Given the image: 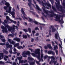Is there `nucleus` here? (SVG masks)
I'll return each mask as SVG.
<instances>
[{
    "mask_svg": "<svg viewBox=\"0 0 65 65\" xmlns=\"http://www.w3.org/2000/svg\"><path fill=\"white\" fill-rule=\"evenodd\" d=\"M35 30H39V28H38V27H37L35 28Z\"/></svg>",
    "mask_w": 65,
    "mask_h": 65,
    "instance_id": "nucleus-60",
    "label": "nucleus"
},
{
    "mask_svg": "<svg viewBox=\"0 0 65 65\" xmlns=\"http://www.w3.org/2000/svg\"><path fill=\"white\" fill-rule=\"evenodd\" d=\"M6 46L7 48H8L9 47H11L12 46L11 45H9V44L7 42H6Z\"/></svg>",
    "mask_w": 65,
    "mask_h": 65,
    "instance_id": "nucleus-14",
    "label": "nucleus"
},
{
    "mask_svg": "<svg viewBox=\"0 0 65 65\" xmlns=\"http://www.w3.org/2000/svg\"><path fill=\"white\" fill-rule=\"evenodd\" d=\"M30 65H33L35 64V61H31V62H29Z\"/></svg>",
    "mask_w": 65,
    "mask_h": 65,
    "instance_id": "nucleus-25",
    "label": "nucleus"
},
{
    "mask_svg": "<svg viewBox=\"0 0 65 65\" xmlns=\"http://www.w3.org/2000/svg\"><path fill=\"white\" fill-rule=\"evenodd\" d=\"M14 34H9L8 35V37H9V36H11V37H14Z\"/></svg>",
    "mask_w": 65,
    "mask_h": 65,
    "instance_id": "nucleus-28",
    "label": "nucleus"
},
{
    "mask_svg": "<svg viewBox=\"0 0 65 65\" xmlns=\"http://www.w3.org/2000/svg\"><path fill=\"white\" fill-rule=\"evenodd\" d=\"M49 28L50 29H51V28H52V32H56V28H55V27H54V26H50V27Z\"/></svg>",
    "mask_w": 65,
    "mask_h": 65,
    "instance_id": "nucleus-11",
    "label": "nucleus"
},
{
    "mask_svg": "<svg viewBox=\"0 0 65 65\" xmlns=\"http://www.w3.org/2000/svg\"><path fill=\"white\" fill-rule=\"evenodd\" d=\"M17 48L18 49H19V50H21V48H23V46H17Z\"/></svg>",
    "mask_w": 65,
    "mask_h": 65,
    "instance_id": "nucleus-35",
    "label": "nucleus"
},
{
    "mask_svg": "<svg viewBox=\"0 0 65 65\" xmlns=\"http://www.w3.org/2000/svg\"><path fill=\"white\" fill-rule=\"evenodd\" d=\"M47 47H48L49 49H51V50H53V48L51 46V44H48L47 45Z\"/></svg>",
    "mask_w": 65,
    "mask_h": 65,
    "instance_id": "nucleus-22",
    "label": "nucleus"
},
{
    "mask_svg": "<svg viewBox=\"0 0 65 65\" xmlns=\"http://www.w3.org/2000/svg\"><path fill=\"white\" fill-rule=\"evenodd\" d=\"M43 11L44 13H46V14H47V15H49V17H54V16H56H56L55 15V14H55V13H54V12L53 11L51 12V13H52L53 14H48V12H49V11L48 10H45V8H43Z\"/></svg>",
    "mask_w": 65,
    "mask_h": 65,
    "instance_id": "nucleus-2",
    "label": "nucleus"
},
{
    "mask_svg": "<svg viewBox=\"0 0 65 65\" xmlns=\"http://www.w3.org/2000/svg\"><path fill=\"white\" fill-rule=\"evenodd\" d=\"M55 51L56 53V54L57 55H58V51L57 50H56Z\"/></svg>",
    "mask_w": 65,
    "mask_h": 65,
    "instance_id": "nucleus-50",
    "label": "nucleus"
},
{
    "mask_svg": "<svg viewBox=\"0 0 65 65\" xmlns=\"http://www.w3.org/2000/svg\"><path fill=\"white\" fill-rule=\"evenodd\" d=\"M11 22L14 23V24H17V22L15 21H13L12 20H11Z\"/></svg>",
    "mask_w": 65,
    "mask_h": 65,
    "instance_id": "nucleus-33",
    "label": "nucleus"
},
{
    "mask_svg": "<svg viewBox=\"0 0 65 65\" xmlns=\"http://www.w3.org/2000/svg\"><path fill=\"white\" fill-rule=\"evenodd\" d=\"M5 5L6 6H4V9L5 10H7L8 9V7H9V4H8L7 3H5Z\"/></svg>",
    "mask_w": 65,
    "mask_h": 65,
    "instance_id": "nucleus-12",
    "label": "nucleus"
},
{
    "mask_svg": "<svg viewBox=\"0 0 65 65\" xmlns=\"http://www.w3.org/2000/svg\"><path fill=\"white\" fill-rule=\"evenodd\" d=\"M58 37L59 38H60V37L59 33H56L55 35V37L56 39H58Z\"/></svg>",
    "mask_w": 65,
    "mask_h": 65,
    "instance_id": "nucleus-16",
    "label": "nucleus"
},
{
    "mask_svg": "<svg viewBox=\"0 0 65 65\" xmlns=\"http://www.w3.org/2000/svg\"><path fill=\"white\" fill-rule=\"evenodd\" d=\"M11 39H8V41L10 43H11Z\"/></svg>",
    "mask_w": 65,
    "mask_h": 65,
    "instance_id": "nucleus-52",
    "label": "nucleus"
},
{
    "mask_svg": "<svg viewBox=\"0 0 65 65\" xmlns=\"http://www.w3.org/2000/svg\"><path fill=\"white\" fill-rule=\"evenodd\" d=\"M31 53L29 51H27L26 52H23L22 55L24 57H27V56L26 55H28V56H30Z\"/></svg>",
    "mask_w": 65,
    "mask_h": 65,
    "instance_id": "nucleus-7",
    "label": "nucleus"
},
{
    "mask_svg": "<svg viewBox=\"0 0 65 65\" xmlns=\"http://www.w3.org/2000/svg\"><path fill=\"white\" fill-rule=\"evenodd\" d=\"M35 54H38L37 55V57L38 59L39 60V62H40L41 61V59L40 58V49H37L36 50L35 52Z\"/></svg>",
    "mask_w": 65,
    "mask_h": 65,
    "instance_id": "nucleus-5",
    "label": "nucleus"
},
{
    "mask_svg": "<svg viewBox=\"0 0 65 65\" xmlns=\"http://www.w3.org/2000/svg\"><path fill=\"white\" fill-rule=\"evenodd\" d=\"M5 27H7V29H8V30L9 31H13L14 30V28L16 27L14 25H13V27H10L8 25H6L5 26Z\"/></svg>",
    "mask_w": 65,
    "mask_h": 65,
    "instance_id": "nucleus-4",
    "label": "nucleus"
},
{
    "mask_svg": "<svg viewBox=\"0 0 65 65\" xmlns=\"http://www.w3.org/2000/svg\"><path fill=\"white\" fill-rule=\"evenodd\" d=\"M28 59L29 61H33V60H34V59H33V58L30 57H28Z\"/></svg>",
    "mask_w": 65,
    "mask_h": 65,
    "instance_id": "nucleus-24",
    "label": "nucleus"
},
{
    "mask_svg": "<svg viewBox=\"0 0 65 65\" xmlns=\"http://www.w3.org/2000/svg\"><path fill=\"white\" fill-rule=\"evenodd\" d=\"M9 7L8 10H9L10 11V12H11V9L12 8L11 7H10V4H9V7Z\"/></svg>",
    "mask_w": 65,
    "mask_h": 65,
    "instance_id": "nucleus-32",
    "label": "nucleus"
},
{
    "mask_svg": "<svg viewBox=\"0 0 65 65\" xmlns=\"http://www.w3.org/2000/svg\"><path fill=\"white\" fill-rule=\"evenodd\" d=\"M29 50H30V51H31V52H33L34 51V50L33 49H32L31 48H29Z\"/></svg>",
    "mask_w": 65,
    "mask_h": 65,
    "instance_id": "nucleus-53",
    "label": "nucleus"
},
{
    "mask_svg": "<svg viewBox=\"0 0 65 65\" xmlns=\"http://www.w3.org/2000/svg\"><path fill=\"white\" fill-rule=\"evenodd\" d=\"M28 18L29 19V22L30 23H33V19H31L29 17H28Z\"/></svg>",
    "mask_w": 65,
    "mask_h": 65,
    "instance_id": "nucleus-26",
    "label": "nucleus"
},
{
    "mask_svg": "<svg viewBox=\"0 0 65 65\" xmlns=\"http://www.w3.org/2000/svg\"><path fill=\"white\" fill-rule=\"evenodd\" d=\"M28 30L29 33H31V28H28Z\"/></svg>",
    "mask_w": 65,
    "mask_h": 65,
    "instance_id": "nucleus-43",
    "label": "nucleus"
},
{
    "mask_svg": "<svg viewBox=\"0 0 65 65\" xmlns=\"http://www.w3.org/2000/svg\"><path fill=\"white\" fill-rule=\"evenodd\" d=\"M48 56L47 55H46L44 57V59H46L47 58H48Z\"/></svg>",
    "mask_w": 65,
    "mask_h": 65,
    "instance_id": "nucleus-56",
    "label": "nucleus"
},
{
    "mask_svg": "<svg viewBox=\"0 0 65 65\" xmlns=\"http://www.w3.org/2000/svg\"><path fill=\"white\" fill-rule=\"evenodd\" d=\"M4 22H2V24H3V25H6V23L7 24V21H6V20H4Z\"/></svg>",
    "mask_w": 65,
    "mask_h": 65,
    "instance_id": "nucleus-23",
    "label": "nucleus"
},
{
    "mask_svg": "<svg viewBox=\"0 0 65 65\" xmlns=\"http://www.w3.org/2000/svg\"><path fill=\"white\" fill-rule=\"evenodd\" d=\"M42 3L43 4V6L44 7V5H45V6L47 5V6L50 7V8H51V4H49V3H44L42 1Z\"/></svg>",
    "mask_w": 65,
    "mask_h": 65,
    "instance_id": "nucleus-10",
    "label": "nucleus"
},
{
    "mask_svg": "<svg viewBox=\"0 0 65 65\" xmlns=\"http://www.w3.org/2000/svg\"><path fill=\"white\" fill-rule=\"evenodd\" d=\"M23 38H25V39H27V36L26 35H23Z\"/></svg>",
    "mask_w": 65,
    "mask_h": 65,
    "instance_id": "nucleus-30",
    "label": "nucleus"
},
{
    "mask_svg": "<svg viewBox=\"0 0 65 65\" xmlns=\"http://www.w3.org/2000/svg\"><path fill=\"white\" fill-rule=\"evenodd\" d=\"M52 8L53 9V10L54 11H56V9L54 6H52Z\"/></svg>",
    "mask_w": 65,
    "mask_h": 65,
    "instance_id": "nucleus-27",
    "label": "nucleus"
},
{
    "mask_svg": "<svg viewBox=\"0 0 65 65\" xmlns=\"http://www.w3.org/2000/svg\"><path fill=\"white\" fill-rule=\"evenodd\" d=\"M52 45H53V46H55V45L54 44H55V43H54V42L53 41H52Z\"/></svg>",
    "mask_w": 65,
    "mask_h": 65,
    "instance_id": "nucleus-58",
    "label": "nucleus"
},
{
    "mask_svg": "<svg viewBox=\"0 0 65 65\" xmlns=\"http://www.w3.org/2000/svg\"><path fill=\"white\" fill-rule=\"evenodd\" d=\"M58 48V46H57V45H56L55 46H54V51H55V50H56L57 48Z\"/></svg>",
    "mask_w": 65,
    "mask_h": 65,
    "instance_id": "nucleus-31",
    "label": "nucleus"
},
{
    "mask_svg": "<svg viewBox=\"0 0 65 65\" xmlns=\"http://www.w3.org/2000/svg\"><path fill=\"white\" fill-rule=\"evenodd\" d=\"M30 9L31 10H34V9L31 6L30 7Z\"/></svg>",
    "mask_w": 65,
    "mask_h": 65,
    "instance_id": "nucleus-61",
    "label": "nucleus"
},
{
    "mask_svg": "<svg viewBox=\"0 0 65 65\" xmlns=\"http://www.w3.org/2000/svg\"><path fill=\"white\" fill-rule=\"evenodd\" d=\"M33 22V23H34L35 24H37V25H38V22L36 21H34Z\"/></svg>",
    "mask_w": 65,
    "mask_h": 65,
    "instance_id": "nucleus-42",
    "label": "nucleus"
},
{
    "mask_svg": "<svg viewBox=\"0 0 65 65\" xmlns=\"http://www.w3.org/2000/svg\"><path fill=\"white\" fill-rule=\"evenodd\" d=\"M8 10V9L6 10V12H8V13H10V11L9 10L8 11V10Z\"/></svg>",
    "mask_w": 65,
    "mask_h": 65,
    "instance_id": "nucleus-47",
    "label": "nucleus"
},
{
    "mask_svg": "<svg viewBox=\"0 0 65 65\" xmlns=\"http://www.w3.org/2000/svg\"><path fill=\"white\" fill-rule=\"evenodd\" d=\"M56 1L57 3V4L56 3V7L57 9L59 10L62 12V13L64 12V10L63 9V8H64L65 9V6L63 5V6L64 7H62V6L60 5V1H58L57 0H55Z\"/></svg>",
    "mask_w": 65,
    "mask_h": 65,
    "instance_id": "nucleus-1",
    "label": "nucleus"
},
{
    "mask_svg": "<svg viewBox=\"0 0 65 65\" xmlns=\"http://www.w3.org/2000/svg\"><path fill=\"white\" fill-rule=\"evenodd\" d=\"M35 41H38V37H37L35 39Z\"/></svg>",
    "mask_w": 65,
    "mask_h": 65,
    "instance_id": "nucleus-59",
    "label": "nucleus"
},
{
    "mask_svg": "<svg viewBox=\"0 0 65 65\" xmlns=\"http://www.w3.org/2000/svg\"><path fill=\"white\" fill-rule=\"evenodd\" d=\"M3 52L6 54H8V52L6 51V50H4L3 51Z\"/></svg>",
    "mask_w": 65,
    "mask_h": 65,
    "instance_id": "nucleus-34",
    "label": "nucleus"
},
{
    "mask_svg": "<svg viewBox=\"0 0 65 65\" xmlns=\"http://www.w3.org/2000/svg\"><path fill=\"white\" fill-rule=\"evenodd\" d=\"M17 57L18 59L19 60V61L21 60V59H22V56H21V57Z\"/></svg>",
    "mask_w": 65,
    "mask_h": 65,
    "instance_id": "nucleus-29",
    "label": "nucleus"
},
{
    "mask_svg": "<svg viewBox=\"0 0 65 65\" xmlns=\"http://www.w3.org/2000/svg\"><path fill=\"white\" fill-rule=\"evenodd\" d=\"M6 19L7 20V21L9 23V22H8V21H10V22H11V19H10L9 17H8L7 16H6Z\"/></svg>",
    "mask_w": 65,
    "mask_h": 65,
    "instance_id": "nucleus-20",
    "label": "nucleus"
},
{
    "mask_svg": "<svg viewBox=\"0 0 65 65\" xmlns=\"http://www.w3.org/2000/svg\"><path fill=\"white\" fill-rule=\"evenodd\" d=\"M10 43V44H12L13 45H14V44H15V42L13 41H12L11 43Z\"/></svg>",
    "mask_w": 65,
    "mask_h": 65,
    "instance_id": "nucleus-37",
    "label": "nucleus"
},
{
    "mask_svg": "<svg viewBox=\"0 0 65 65\" xmlns=\"http://www.w3.org/2000/svg\"><path fill=\"white\" fill-rule=\"evenodd\" d=\"M52 54L53 56H55V52H54L53 51H52Z\"/></svg>",
    "mask_w": 65,
    "mask_h": 65,
    "instance_id": "nucleus-51",
    "label": "nucleus"
},
{
    "mask_svg": "<svg viewBox=\"0 0 65 65\" xmlns=\"http://www.w3.org/2000/svg\"><path fill=\"white\" fill-rule=\"evenodd\" d=\"M4 62L2 61H0V64H4Z\"/></svg>",
    "mask_w": 65,
    "mask_h": 65,
    "instance_id": "nucleus-48",
    "label": "nucleus"
},
{
    "mask_svg": "<svg viewBox=\"0 0 65 65\" xmlns=\"http://www.w3.org/2000/svg\"><path fill=\"white\" fill-rule=\"evenodd\" d=\"M23 30L25 32H28L27 30L26 29H23Z\"/></svg>",
    "mask_w": 65,
    "mask_h": 65,
    "instance_id": "nucleus-49",
    "label": "nucleus"
},
{
    "mask_svg": "<svg viewBox=\"0 0 65 65\" xmlns=\"http://www.w3.org/2000/svg\"><path fill=\"white\" fill-rule=\"evenodd\" d=\"M52 51H48V54H52Z\"/></svg>",
    "mask_w": 65,
    "mask_h": 65,
    "instance_id": "nucleus-38",
    "label": "nucleus"
},
{
    "mask_svg": "<svg viewBox=\"0 0 65 65\" xmlns=\"http://www.w3.org/2000/svg\"><path fill=\"white\" fill-rule=\"evenodd\" d=\"M28 2H29V3H28V5L29 6V7H31V5L32 3H31V1H32V0H28Z\"/></svg>",
    "mask_w": 65,
    "mask_h": 65,
    "instance_id": "nucleus-19",
    "label": "nucleus"
},
{
    "mask_svg": "<svg viewBox=\"0 0 65 65\" xmlns=\"http://www.w3.org/2000/svg\"><path fill=\"white\" fill-rule=\"evenodd\" d=\"M39 35V33L38 32L35 35V36H38Z\"/></svg>",
    "mask_w": 65,
    "mask_h": 65,
    "instance_id": "nucleus-64",
    "label": "nucleus"
},
{
    "mask_svg": "<svg viewBox=\"0 0 65 65\" xmlns=\"http://www.w3.org/2000/svg\"><path fill=\"white\" fill-rule=\"evenodd\" d=\"M20 53H17V56H20Z\"/></svg>",
    "mask_w": 65,
    "mask_h": 65,
    "instance_id": "nucleus-62",
    "label": "nucleus"
},
{
    "mask_svg": "<svg viewBox=\"0 0 65 65\" xmlns=\"http://www.w3.org/2000/svg\"><path fill=\"white\" fill-rule=\"evenodd\" d=\"M4 2H5V3H7L8 4H9V3H8L7 2H6V1L5 0H4Z\"/></svg>",
    "mask_w": 65,
    "mask_h": 65,
    "instance_id": "nucleus-55",
    "label": "nucleus"
},
{
    "mask_svg": "<svg viewBox=\"0 0 65 65\" xmlns=\"http://www.w3.org/2000/svg\"><path fill=\"white\" fill-rule=\"evenodd\" d=\"M10 13L11 14L13 18L14 19H15V16H14V14H15V12L13 11H12V12H11Z\"/></svg>",
    "mask_w": 65,
    "mask_h": 65,
    "instance_id": "nucleus-15",
    "label": "nucleus"
},
{
    "mask_svg": "<svg viewBox=\"0 0 65 65\" xmlns=\"http://www.w3.org/2000/svg\"><path fill=\"white\" fill-rule=\"evenodd\" d=\"M62 4L63 5L65 6V0H63V2L62 3Z\"/></svg>",
    "mask_w": 65,
    "mask_h": 65,
    "instance_id": "nucleus-39",
    "label": "nucleus"
},
{
    "mask_svg": "<svg viewBox=\"0 0 65 65\" xmlns=\"http://www.w3.org/2000/svg\"><path fill=\"white\" fill-rule=\"evenodd\" d=\"M51 30H49V35H50V36H51L52 35V34L51 33Z\"/></svg>",
    "mask_w": 65,
    "mask_h": 65,
    "instance_id": "nucleus-41",
    "label": "nucleus"
},
{
    "mask_svg": "<svg viewBox=\"0 0 65 65\" xmlns=\"http://www.w3.org/2000/svg\"><path fill=\"white\" fill-rule=\"evenodd\" d=\"M44 47L45 50H47V46H45Z\"/></svg>",
    "mask_w": 65,
    "mask_h": 65,
    "instance_id": "nucleus-63",
    "label": "nucleus"
},
{
    "mask_svg": "<svg viewBox=\"0 0 65 65\" xmlns=\"http://www.w3.org/2000/svg\"><path fill=\"white\" fill-rule=\"evenodd\" d=\"M2 41L3 42H4V43H3V44H4V45H5V39H1Z\"/></svg>",
    "mask_w": 65,
    "mask_h": 65,
    "instance_id": "nucleus-21",
    "label": "nucleus"
},
{
    "mask_svg": "<svg viewBox=\"0 0 65 65\" xmlns=\"http://www.w3.org/2000/svg\"><path fill=\"white\" fill-rule=\"evenodd\" d=\"M55 15L56 16V19H55V21H58L59 22V23H60L61 24H63V23H64L62 18L61 19V20H60V19H61V18L60 16H59V15H58L55 14Z\"/></svg>",
    "mask_w": 65,
    "mask_h": 65,
    "instance_id": "nucleus-3",
    "label": "nucleus"
},
{
    "mask_svg": "<svg viewBox=\"0 0 65 65\" xmlns=\"http://www.w3.org/2000/svg\"><path fill=\"white\" fill-rule=\"evenodd\" d=\"M7 27H4L3 26H1V28L3 29V30H2L3 31V32L4 33H6L7 32V28H6Z\"/></svg>",
    "mask_w": 65,
    "mask_h": 65,
    "instance_id": "nucleus-8",
    "label": "nucleus"
},
{
    "mask_svg": "<svg viewBox=\"0 0 65 65\" xmlns=\"http://www.w3.org/2000/svg\"><path fill=\"white\" fill-rule=\"evenodd\" d=\"M21 11L22 14L23 15V17L24 18H23V19L24 20H25V19H26V20H28V18L26 17H27V15L26 14H25V12L24 11L23 8H21Z\"/></svg>",
    "mask_w": 65,
    "mask_h": 65,
    "instance_id": "nucleus-6",
    "label": "nucleus"
},
{
    "mask_svg": "<svg viewBox=\"0 0 65 65\" xmlns=\"http://www.w3.org/2000/svg\"><path fill=\"white\" fill-rule=\"evenodd\" d=\"M51 59L52 61H53V63H54V65H56V63H57V61L56 60H56V58H54V56H51Z\"/></svg>",
    "mask_w": 65,
    "mask_h": 65,
    "instance_id": "nucleus-9",
    "label": "nucleus"
},
{
    "mask_svg": "<svg viewBox=\"0 0 65 65\" xmlns=\"http://www.w3.org/2000/svg\"><path fill=\"white\" fill-rule=\"evenodd\" d=\"M9 52L10 54H12V49L11 48L9 50Z\"/></svg>",
    "mask_w": 65,
    "mask_h": 65,
    "instance_id": "nucleus-36",
    "label": "nucleus"
},
{
    "mask_svg": "<svg viewBox=\"0 0 65 65\" xmlns=\"http://www.w3.org/2000/svg\"><path fill=\"white\" fill-rule=\"evenodd\" d=\"M4 58V54L2 53H0V60L3 59Z\"/></svg>",
    "mask_w": 65,
    "mask_h": 65,
    "instance_id": "nucleus-18",
    "label": "nucleus"
},
{
    "mask_svg": "<svg viewBox=\"0 0 65 65\" xmlns=\"http://www.w3.org/2000/svg\"><path fill=\"white\" fill-rule=\"evenodd\" d=\"M33 2H34V4H35L36 5V8L38 9V10H40V11H41V9H40L39 8V7H38V6L37 5H36V2L35 1V0H32Z\"/></svg>",
    "mask_w": 65,
    "mask_h": 65,
    "instance_id": "nucleus-13",
    "label": "nucleus"
},
{
    "mask_svg": "<svg viewBox=\"0 0 65 65\" xmlns=\"http://www.w3.org/2000/svg\"><path fill=\"white\" fill-rule=\"evenodd\" d=\"M19 63H24V60H20V61H19Z\"/></svg>",
    "mask_w": 65,
    "mask_h": 65,
    "instance_id": "nucleus-44",
    "label": "nucleus"
},
{
    "mask_svg": "<svg viewBox=\"0 0 65 65\" xmlns=\"http://www.w3.org/2000/svg\"><path fill=\"white\" fill-rule=\"evenodd\" d=\"M15 46H19V43H17L15 45Z\"/></svg>",
    "mask_w": 65,
    "mask_h": 65,
    "instance_id": "nucleus-46",
    "label": "nucleus"
},
{
    "mask_svg": "<svg viewBox=\"0 0 65 65\" xmlns=\"http://www.w3.org/2000/svg\"><path fill=\"white\" fill-rule=\"evenodd\" d=\"M42 14H43V15H44V16L46 18V17H47V15H44V14L43 12L42 13Z\"/></svg>",
    "mask_w": 65,
    "mask_h": 65,
    "instance_id": "nucleus-54",
    "label": "nucleus"
},
{
    "mask_svg": "<svg viewBox=\"0 0 65 65\" xmlns=\"http://www.w3.org/2000/svg\"><path fill=\"white\" fill-rule=\"evenodd\" d=\"M30 12H31L32 13V14H34V15H35V14H36V13L33 11H30Z\"/></svg>",
    "mask_w": 65,
    "mask_h": 65,
    "instance_id": "nucleus-45",
    "label": "nucleus"
},
{
    "mask_svg": "<svg viewBox=\"0 0 65 65\" xmlns=\"http://www.w3.org/2000/svg\"><path fill=\"white\" fill-rule=\"evenodd\" d=\"M4 37L3 36L0 35V39L1 38H3Z\"/></svg>",
    "mask_w": 65,
    "mask_h": 65,
    "instance_id": "nucleus-57",
    "label": "nucleus"
},
{
    "mask_svg": "<svg viewBox=\"0 0 65 65\" xmlns=\"http://www.w3.org/2000/svg\"><path fill=\"white\" fill-rule=\"evenodd\" d=\"M13 40H16L17 42H20L21 41V39L19 38H15L13 39Z\"/></svg>",
    "mask_w": 65,
    "mask_h": 65,
    "instance_id": "nucleus-17",
    "label": "nucleus"
},
{
    "mask_svg": "<svg viewBox=\"0 0 65 65\" xmlns=\"http://www.w3.org/2000/svg\"><path fill=\"white\" fill-rule=\"evenodd\" d=\"M32 34L34 36V34L36 33V32H35V30H33L32 31Z\"/></svg>",
    "mask_w": 65,
    "mask_h": 65,
    "instance_id": "nucleus-40",
    "label": "nucleus"
}]
</instances>
